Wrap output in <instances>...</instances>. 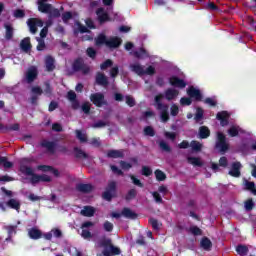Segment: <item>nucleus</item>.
I'll use <instances>...</instances> for the list:
<instances>
[{"instance_id":"f704fd0d","label":"nucleus","mask_w":256,"mask_h":256,"mask_svg":"<svg viewBox=\"0 0 256 256\" xmlns=\"http://www.w3.org/2000/svg\"><path fill=\"white\" fill-rule=\"evenodd\" d=\"M43 93V90H41L39 87H33L32 88V103H35V97H39Z\"/></svg>"},{"instance_id":"9d476101","label":"nucleus","mask_w":256,"mask_h":256,"mask_svg":"<svg viewBox=\"0 0 256 256\" xmlns=\"http://www.w3.org/2000/svg\"><path fill=\"white\" fill-rule=\"evenodd\" d=\"M27 23H28L30 32L33 34L37 33V27H43V21L37 18L29 19Z\"/></svg>"},{"instance_id":"a19ab883","label":"nucleus","mask_w":256,"mask_h":256,"mask_svg":"<svg viewBox=\"0 0 256 256\" xmlns=\"http://www.w3.org/2000/svg\"><path fill=\"white\" fill-rule=\"evenodd\" d=\"M155 176H156L157 181H165V179H166L165 173L161 170H156Z\"/></svg>"},{"instance_id":"5fc2aeb1","label":"nucleus","mask_w":256,"mask_h":256,"mask_svg":"<svg viewBox=\"0 0 256 256\" xmlns=\"http://www.w3.org/2000/svg\"><path fill=\"white\" fill-rule=\"evenodd\" d=\"M104 229L108 232L113 231V223L106 221L103 225Z\"/></svg>"},{"instance_id":"338daca9","label":"nucleus","mask_w":256,"mask_h":256,"mask_svg":"<svg viewBox=\"0 0 256 256\" xmlns=\"http://www.w3.org/2000/svg\"><path fill=\"white\" fill-rule=\"evenodd\" d=\"M150 223L153 229H159V227H161V224H159V222L155 219H150Z\"/></svg>"},{"instance_id":"f8f14e48","label":"nucleus","mask_w":256,"mask_h":256,"mask_svg":"<svg viewBox=\"0 0 256 256\" xmlns=\"http://www.w3.org/2000/svg\"><path fill=\"white\" fill-rule=\"evenodd\" d=\"M90 101L96 105V107H101L105 104V96L101 93H95L90 96Z\"/></svg>"},{"instance_id":"c85d7f7f","label":"nucleus","mask_w":256,"mask_h":256,"mask_svg":"<svg viewBox=\"0 0 256 256\" xmlns=\"http://www.w3.org/2000/svg\"><path fill=\"white\" fill-rule=\"evenodd\" d=\"M209 135H211L209 128H207L206 126L200 127V129H199L200 139H207V137H209Z\"/></svg>"},{"instance_id":"052dcab7","label":"nucleus","mask_w":256,"mask_h":256,"mask_svg":"<svg viewBox=\"0 0 256 256\" xmlns=\"http://www.w3.org/2000/svg\"><path fill=\"white\" fill-rule=\"evenodd\" d=\"M69 253L72 256H81V252H79V250H77L75 247H71Z\"/></svg>"},{"instance_id":"603ef678","label":"nucleus","mask_w":256,"mask_h":256,"mask_svg":"<svg viewBox=\"0 0 256 256\" xmlns=\"http://www.w3.org/2000/svg\"><path fill=\"white\" fill-rule=\"evenodd\" d=\"M253 206H254L253 200L251 199L247 200L244 205L246 211H251V209H253Z\"/></svg>"},{"instance_id":"1a4fd4ad","label":"nucleus","mask_w":256,"mask_h":256,"mask_svg":"<svg viewBox=\"0 0 256 256\" xmlns=\"http://www.w3.org/2000/svg\"><path fill=\"white\" fill-rule=\"evenodd\" d=\"M115 187H117V184L115 182H110L106 191L103 193V199L111 201L113 195H115Z\"/></svg>"},{"instance_id":"ea45409f","label":"nucleus","mask_w":256,"mask_h":256,"mask_svg":"<svg viewBox=\"0 0 256 256\" xmlns=\"http://www.w3.org/2000/svg\"><path fill=\"white\" fill-rule=\"evenodd\" d=\"M76 136L81 143H85V141H87V135L79 130H76Z\"/></svg>"},{"instance_id":"8fccbe9b","label":"nucleus","mask_w":256,"mask_h":256,"mask_svg":"<svg viewBox=\"0 0 256 256\" xmlns=\"http://www.w3.org/2000/svg\"><path fill=\"white\" fill-rule=\"evenodd\" d=\"M120 167H121V169H123V171H129V169H131L132 165L130 163L121 161Z\"/></svg>"},{"instance_id":"6ab92c4d","label":"nucleus","mask_w":256,"mask_h":256,"mask_svg":"<svg viewBox=\"0 0 256 256\" xmlns=\"http://www.w3.org/2000/svg\"><path fill=\"white\" fill-rule=\"evenodd\" d=\"M240 169H241V163L239 162L233 163L229 171V175H231L232 177H239V175H241Z\"/></svg>"},{"instance_id":"09e8293b","label":"nucleus","mask_w":256,"mask_h":256,"mask_svg":"<svg viewBox=\"0 0 256 256\" xmlns=\"http://www.w3.org/2000/svg\"><path fill=\"white\" fill-rule=\"evenodd\" d=\"M37 41H38V45H37L38 51H43V49H45V41H43V39L41 38H37Z\"/></svg>"},{"instance_id":"c9c22d12","label":"nucleus","mask_w":256,"mask_h":256,"mask_svg":"<svg viewBox=\"0 0 256 256\" xmlns=\"http://www.w3.org/2000/svg\"><path fill=\"white\" fill-rule=\"evenodd\" d=\"M0 165H2L4 169H11V167H13V163L7 161L5 157H0Z\"/></svg>"},{"instance_id":"2f4dec72","label":"nucleus","mask_w":256,"mask_h":256,"mask_svg":"<svg viewBox=\"0 0 256 256\" xmlns=\"http://www.w3.org/2000/svg\"><path fill=\"white\" fill-rule=\"evenodd\" d=\"M188 163H190V165H193L194 167H201V165H203L201 159L195 157H188Z\"/></svg>"},{"instance_id":"6e6552de","label":"nucleus","mask_w":256,"mask_h":256,"mask_svg":"<svg viewBox=\"0 0 256 256\" xmlns=\"http://www.w3.org/2000/svg\"><path fill=\"white\" fill-rule=\"evenodd\" d=\"M111 217L114 219H119V217H127L128 219H135V213L131 211L129 208H124L122 213L119 212H113L111 214Z\"/></svg>"},{"instance_id":"bf43d9fd","label":"nucleus","mask_w":256,"mask_h":256,"mask_svg":"<svg viewBox=\"0 0 256 256\" xmlns=\"http://www.w3.org/2000/svg\"><path fill=\"white\" fill-rule=\"evenodd\" d=\"M144 133L145 135H149L150 137H153L155 135L153 128L149 126L144 129Z\"/></svg>"},{"instance_id":"e2e57ef3","label":"nucleus","mask_w":256,"mask_h":256,"mask_svg":"<svg viewBox=\"0 0 256 256\" xmlns=\"http://www.w3.org/2000/svg\"><path fill=\"white\" fill-rule=\"evenodd\" d=\"M90 109H91V104L89 102H86L82 105V111L84 113H89Z\"/></svg>"},{"instance_id":"f257e3e1","label":"nucleus","mask_w":256,"mask_h":256,"mask_svg":"<svg viewBox=\"0 0 256 256\" xmlns=\"http://www.w3.org/2000/svg\"><path fill=\"white\" fill-rule=\"evenodd\" d=\"M29 159L24 158L21 162L20 171L21 173H24V175H27L28 179H30L31 183L35 185V183H41V181L49 182L51 181V176L49 175H42L37 176L33 174V169L27 167V164L29 163Z\"/></svg>"},{"instance_id":"72a5a7b5","label":"nucleus","mask_w":256,"mask_h":256,"mask_svg":"<svg viewBox=\"0 0 256 256\" xmlns=\"http://www.w3.org/2000/svg\"><path fill=\"white\" fill-rule=\"evenodd\" d=\"M96 82L98 83V85H107V77H105V75L99 73L96 76Z\"/></svg>"},{"instance_id":"20e7f679","label":"nucleus","mask_w":256,"mask_h":256,"mask_svg":"<svg viewBox=\"0 0 256 256\" xmlns=\"http://www.w3.org/2000/svg\"><path fill=\"white\" fill-rule=\"evenodd\" d=\"M163 99V95H157L155 97V107L160 111V119L163 123H166V121H169V113L167 112L169 107L167 105H163L161 103V100Z\"/></svg>"},{"instance_id":"864d4df0","label":"nucleus","mask_w":256,"mask_h":256,"mask_svg":"<svg viewBox=\"0 0 256 256\" xmlns=\"http://www.w3.org/2000/svg\"><path fill=\"white\" fill-rule=\"evenodd\" d=\"M205 103L206 105H210V107H215V105H217V100H215V98H207Z\"/></svg>"},{"instance_id":"f3484780","label":"nucleus","mask_w":256,"mask_h":256,"mask_svg":"<svg viewBox=\"0 0 256 256\" xmlns=\"http://www.w3.org/2000/svg\"><path fill=\"white\" fill-rule=\"evenodd\" d=\"M89 227H93V222H84L82 224V237L83 239H91V232H89Z\"/></svg>"},{"instance_id":"b1692460","label":"nucleus","mask_w":256,"mask_h":256,"mask_svg":"<svg viewBox=\"0 0 256 256\" xmlns=\"http://www.w3.org/2000/svg\"><path fill=\"white\" fill-rule=\"evenodd\" d=\"M81 215H84V217H93V215H95V208L91 206H85L81 210Z\"/></svg>"},{"instance_id":"e433bc0d","label":"nucleus","mask_w":256,"mask_h":256,"mask_svg":"<svg viewBox=\"0 0 256 256\" xmlns=\"http://www.w3.org/2000/svg\"><path fill=\"white\" fill-rule=\"evenodd\" d=\"M194 119H195L196 123H201V121L203 119V109L197 108L196 115H195Z\"/></svg>"},{"instance_id":"4be33fe9","label":"nucleus","mask_w":256,"mask_h":256,"mask_svg":"<svg viewBox=\"0 0 256 256\" xmlns=\"http://www.w3.org/2000/svg\"><path fill=\"white\" fill-rule=\"evenodd\" d=\"M7 207H10V209H15V211H19L21 209V202L17 199H10L8 202H6Z\"/></svg>"},{"instance_id":"13d9d810","label":"nucleus","mask_w":256,"mask_h":256,"mask_svg":"<svg viewBox=\"0 0 256 256\" xmlns=\"http://www.w3.org/2000/svg\"><path fill=\"white\" fill-rule=\"evenodd\" d=\"M245 187L246 189H249V191H252V193H254V190L256 189L255 183L253 182H246Z\"/></svg>"},{"instance_id":"c756f323","label":"nucleus","mask_w":256,"mask_h":256,"mask_svg":"<svg viewBox=\"0 0 256 256\" xmlns=\"http://www.w3.org/2000/svg\"><path fill=\"white\" fill-rule=\"evenodd\" d=\"M53 235L55 237H61V230L55 228L52 229L51 232L47 233L44 235L45 239H47L48 241L51 240V237H53Z\"/></svg>"},{"instance_id":"37998d69","label":"nucleus","mask_w":256,"mask_h":256,"mask_svg":"<svg viewBox=\"0 0 256 256\" xmlns=\"http://www.w3.org/2000/svg\"><path fill=\"white\" fill-rule=\"evenodd\" d=\"M70 19H75V16L73 15V13L66 12L63 14L62 20L64 21V23H67V21H70Z\"/></svg>"},{"instance_id":"58836bf2","label":"nucleus","mask_w":256,"mask_h":256,"mask_svg":"<svg viewBox=\"0 0 256 256\" xmlns=\"http://www.w3.org/2000/svg\"><path fill=\"white\" fill-rule=\"evenodd\" d=\"M74 153L78 159H85L87 157V154L79 148L74 149Z\"/></svg>"},{"instance_id":"3c124183","label":"nucleus","mask_w":256,"mask_h":256,"mask_svg":"<svg viewBox=\"0 0 256 256\" xmlns=\"http://www.w3.org/2000/svg\"><path fill=\"white\" fill-rule=\"evenodd\" d=\"M132 182L134 185H136L137 187H143V183H141L140 179H137L135 176L131 175L130 176Z\"/></svg>"},{"instance_id":"5701e85b","label":"nucleus","mask_w":256,"mask_h":256,"mask_svg":"<svg viewBox=\"0 0 256 256\" xmlns=\"http://www.w3.org/2000/svg\"><path fill=\"white\" fill-rule=\"evenodd\" d=\"M179 95V91L177 89H168L165 92V97L168 101H172V99H175Z\"/></svg>"},{"instance_id":"412c9836","label":"nucleus","mask_w":256,"mask_h":256,"mask_svg":"<svg viewBox=\"0 0 256 256\" xmlns=\"http://www.w3.org/2000/svg\"><path fill=\"white\" fill-rule=\"evenodd\" d=\"M28 235H29L30 239H41V237H43L41 230H39L37 228H31L28 231Z\"/></svg>"},{"instance_id":"393cba45","label":"nucleus","mask_w":256,"mask_h":256,"mask_svg":"<svg viewBox=\"0 0 256 256\" xmlns=\"http://www.w3.org/2000/svg\"><path fill=\"white\" fill-rule=\"evenodd\" d=\"M20 47H21L22 51H25L26 53H27V51H30L31 50V39L24 38L20 43Z\"/></svg>"},{"instance_id":"de8ad7c7","label":"nucleus","mask_w":256,"mask_h":256,"mask_svg":"<svg viewBox=\"0 0 256 256\" xmlns=\"http://www.w3.org/2000/svg\"><path fill=\"white\" fill-rule=\"evenodd\" d=\"M152 173L153 171H151V168L147 166L142 167V175H145V177H149V175H151Z\"/></svg>"},{"instance_id":"39448f33","label":"nucleus","mask_w":256,"mask_h":256,"mask_svg":"<svg viewBox=\"0 0 256 256\" xmlns=\"http://www.w3.org/2000/svg\"><path fill=\"white\" fill-rule=\"evenodd\" d=\"M38 11L41 13H49L51 17H59L61 13L53 6L47 4V0H38Z\"/></svg>"},{"instance_id":"49530a36","label":"nucleus","mask_w":256,"mask_h":256,"mask_svg":"<svg viewBox=\"0 0 256 256\" xmlns=\"http://www.w3.org/2000/svg\"><path fill=\"white\" fill-rule=\"evenodd\" d=\"M236 251L238 255H247V246H238Z\"/></svg>"},{"instance_id":"6e6d98bb","label":"nucleus","mask_w":256,"mask_h":256,"mask_svg":"<svg viewBox=\"0 0 256 256\" xmlns=\"http://www.w3.org/2000/svg\"><path fill=\"white\" fill-rule=\"evenodd\" d=\"M125 101L129 107H133V105H135V99H133L131 96H126Z\"/></svg>"},{"instance_id":"69168bd1","label":"nucleus","mask_w":256,"mask_h":256,"mask_svg":"<svg viewBox=\"0 0 256 256\" xmlns=\"http://www.w3.org/2000/svg\"><path fill=\"white\" fill-rule=\"evenodd\" d=\"M181 105H191V98L183 97L180 100Z\"/></svg>"},{"instance_id":"2eb2a0df","label":"nucleus","mask_w":256,"mask_h":256,"mask_svg":"<svg viewBox=\"0 0 256 256\" xmlns=\"http://www.w3.org/2000/svg\"><path fill=\"white\" fill-rule=\"evenodd\" d=\"M187 95H189V97H191V99H195L196 101H201V91H199V89L191 86L190 88H188L187 90Z\"/></svg>"},{"instance_id":"c03bdc74","label":"nucleus","mask_w":256,"mask_h":256,"mask_svg":"<svg viewBox=\"0 0 256 256\" xmlns=\"http://www.w3.org/2000/svg\"><path fill=\"white\" fill-rule=\"evenodd\" d=\"M190 145L193 151H201V147H203V145L197 141H192Z\"/></svg>"},{"instance_id":"4d7b16f0","label":"nucleus","mask_w":256,"mask_h":256,"mask_svg":"<svg viewBox=\"0 0 256 256\" xmlns=\"http://www.w3.org/2000/svg\"><path fill=\"white\" fill-rule=\"evenodd\" d=\"M113 65V61L111 60H106L102 65H101V69L105 70V69H109V67H111Z\"/></svg>"},{"instance_id":"4c0bfd02","label":"nucleus","mask_w":256,"mask_h":256,"mask_svg":"<svg viewBox=\"0 0 256 256\" xmlns=\"http://www.w3.org/2000/svg\"><path fill=\"white\" fill-rule=\"evenodd\" d=\"M78 189L79 191H83V193H89L93 189V186L90 184H81Z\"/></svg>"},{"instance_id":"774afa93","label":"nucleus","mask_w":256,"mask_h":256,"mask_svg":"<svg viewBox=\"0 0 256 256\" xmlns=\"http://www.w3.org/2000/svg\"><path fill=\"white\" fill-rule=\"evenodd\" d=\"M190 231L193 235H201V229L197 228V227H191Z\"/></svg>"},{"instance_id":"aec40b11","label":"nucleus","mask_w":256,"mask_h":256,"mask_svg":"<svg viewBox=\"0 0 256 256\" xmlns=\"http://www.w3.org/2000/svg\"><path fill=\"white\" fill-rule=\"evenodd\" d=\"M217 119L220 121L222 127H225L229 123V113L228 112H219L217 114Z\"/></svg>"},{"instance_id":"a211bd4d","label":"nucleus","mask_w":256,"mask_h":256,"mask_svg":"<svg viewBox=\"0 0 256 256\" xmlns=\"http://www.w3.org/2000/svg\"><path fill=\"white\" fill-rule=\"evenodd\" d=\"M243 133H245V131L237 125H232L228 129V135H230V137H237V135H241Z\"/></svg>"},{"instance_id":"0eeeda50","label":"nucleus","mask_w":256,"mask_h":256,"mask_svg":"<svg viewBox=\"0 0 256 256\" xmlns=\"http://www.w3.org/2000/svg\"><path fill=\"white\" fill-rule=\"evenodd\" d=\"M216 148L218 149V151H220V153H225V151L229 149V144L225 140L224 134L221 132H218L217 134Z\"/></svg>"},{"instance_id":"7c9ffc66","label":"nucleus","mask_w":256,"mask_h":256,"mask_svg":"<svg viewBox=\"0 0 256 256\" xmlns=\"http://www.w3.org/2000/svg\"><path fill=\"white\" fill-rule=\"evenodd\" d=\"M133 55L136 56L137 59H146V57H149V54L143 48H140L139 51L134 52Z\"/></svg>"},{"instance_id":"7ed1b4c3","label":"nucleus","mask_w":256,"mask_h":256,"mask_svg":"<svg viewBox=\"0 0 256 256\" xmlns=\"http://www.w3.org/2000/svg\"><path fill=\"white\" fill-rule=\"evenodd\" d=\"M96 45H106V47H109V49H115L121 45V38L112 37L107 39L105 35L100 34L96 38Z\"/></svg>"},{"instance_id":"473e14b6","label":"nucleus","mask_w":256,"mask_h":256,"mask_svg":"<svg viewBox=\"0 0 256 256\" xmlns=\"http://www.w3.org/2000/svg\"><path fill=\"white\" fill-rule=\"evenodd\" d=\"M200 245L202 247V249H205V251H209V249H211V240H209V238H203L200 242Z\"/></svg>"},{"instance_id":"423d86ee","label":"nucleus","mask_w":256,"mask_h":256,"mask_svg":"<svg viewBox=\"0 0 256 256\" xmlns=\"http://www.w3.org/2000/svg\"><path fill=\"white\" fill-rule=\"evenodd\" d=\"M130 70L133 71V73H136V75H154L155 74V67L149 66L147 69H145L141 64L135 62L130 64Z\"/></svg>"},{"instance_id":"f03ea898","label":"nucleus","mask_w":256,"mask_h":256,"mask_svg":"<svg viewBox=\"0 0 256 256\" xmlns=\"http://www.w3.org/2000/svg\"><path fill=\"white\" fill-rule=\"evenodd\" d=\"M96 249L98 251V256H113L121 253V250L113 246V244H111V240L109 239L98 242Z\"/></svg>"},{"instance_id":"4468645a","label":"nucleus","mask_w":256,"mask_h":256,"mask_svg":"<svg viewBox=\"0 0 256 256\" xmlns=\"http://www.w3.org/2000/svg\"><path fill=\"white\" fill-rule=\"evenodd\" d=\"M96 14L100 23H105V21H111V19L109 18V12H107V10L103 8H99L96 11Z\"/></svg>"},{"instance_id":"cd10ccee","label":"nucleus","mask_w":256,"mask_h":256,"mask_svg":"<svg viewBox=\"0 0 256 256\" xmlns=\"http://www.w3.org/2000/svg\"><path fill=\"white\" fill-rule=\"evenodd\" d=\"M108 157H111L112 159H119L123 157V151L122 150H110L107 153Z\"/></svg>"},{"instance_id":"0e129e2a","label":"nucleus","mask_w":256,"mask_h":256,"mask_svg":"<svg viewBox=\"0 0 256 256\" xmlns=\"http://www.w3.org/2000/svg\"><path fill=\"white\" fill-rule=\"evenodd\" d=\"M179 113V107L177 105L171 106V115L175 117Z\"/></svg>"},{"instance_id":"9b49d317","label":"nucleus","mask_w":256,"mask_h":256,"mask_svg":"<svg viewBox=\"0 0 256 256\" xmlns=\"http://www.w3.org/2000/svg\"><path fill=\"white\" fill-rule=\"evenodd\" d=\"M169 83L170 85H172L173 87H177L178 89H185V87H187V83H185V80L180 79L176 76H172L169 79Z\"/></svg>"},{"instance_id":"a878e982","label":"nucleus","mask_w":256,"mask_h":256,"mask_svg":"<svg viewBox=\"0 0 256 256\" xmlns=\"http://www.w3.org/2000/svg\"><path fill=\"white\" fill-rule=\"evenodd\" d=\"M39 171H44L45 173H50L52 175H59V171L55 170L51 166H38Z\"/></svg>"},{"instance_id":"dca6fc26","label":"nucleus","mask_w":256,"mask_h":256,"mask_svg":"<svg viewBox=\"0 0 256 256\" xmlns=\"http://www.w3.org/2000/svg\"><path fill=\"white\" fill-rule=\"evenodd\" d=\"M35 79H37V67L32 66L26 72V81H28V83H31L35 81Z\"/></svg>"},{"instance_id":"ddd939ff","label":"nucleus","mask_w":256,"mask_h":256,"mask_svg":"<svg viewBox=\"0 0 256 256\" xmlns=\"http://www.w3.org/2000/svg\"><path fill=\"white\" fill-rule=\"evenodd\" d=\"M74 70L75 71H82V73H89V67L85 65L83 59H78L74 62Z\"/></svg>"},{"instance_id":"79ce46f5","label":"nucleus","mask_w":256,"mask_h":256,"mask_svg":"<svg viewBox=\"0 0 256 256\" xmlns=\"http://www.w3.org/2000/svg\"><path fill=\"white\" fill-rule=\"evenodd\" d=\"M5 29H6V39H11L13 37V28L9 24H6Z\"/></svg>"},{"instance_id":"bb28decb","label":"nucleus","mask_w":256,"mask_h":256,"mask_svg":"<svg viewBox=\"0 0 256 256\" xmlns=\"http://www.w3.org/2000/svg\"><path fill=\"white\" fill-rule=\"evenodd\" d=\"M47 71H53L55 69V60L53 57L47 56L45 59Z\"/></svg>"},{"instance_id":"680f3d73","label":"nucleus","mask_w":256,"mask_h":256,"mask_svg":"<svg viewBox=\"0 0 256 256\" xmlns=\"http://www.w3.org/2000/svg\"><path fill=\"white\" fill-rule=\"evenodd\" d=\"M69 101L75 102V99H77V94L73 91H69L67 95Z\"/></svg>"},{"instance_id":"a18cd8bd","label":"nucleus","mask_w":256,"mask_h":256,"mask_svg":"<svg viewBox=\"0 0 256 256\" xmlns=\"http://www.w3.org/2000/svg\"><path fill=\"white\" fill-rule=\"evenodd\" d=\"M75 31H79L80 33H87V28L81 26L79 22H75Z\"/></svg>"}]
</instances>
